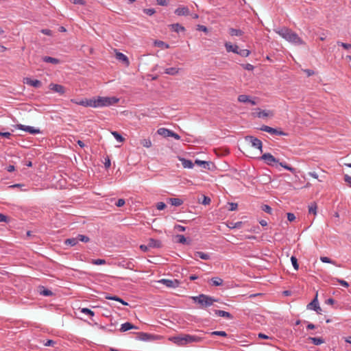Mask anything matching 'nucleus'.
I'll return each mask as SVG.
<instances>
[{
	"mask_svg": "<svg viewBox=\"0 0 351 351\" xmlns=\"http://www.w3.org/2000/svg\"><path fill=\"white\" fill-rule=\"evenodd\" d=\"M24 83L35 88H40L42 86V82L40 80H32L29 77L25 78Z\"/></svg>",
	"mask_w": 351,
	"mask_h": 351,
	"instance_id": "nucleus-15",
	"label": "nucleus"
},
{
	"mask_svg": "<svg viewBox=\"0 0 351 351\" xmlns=\"http://www.w3.org/2000/svg\"><path fill=\"white\" fill-rule=\"evenodd\" d=\"M308 340L313 343L314 345H320L324 343V341L322 338L320 337H308Z\"/></svg>",
	"mask_w": 351,
	"mask_h": 351,
	"instance_id": "nucleus-24",
	"label": "nucleus"
},
{
	"mask_svg": "<svg viewBox=\"0 0 351 351\" xmlns=\"http://www.w3.org/2000/svg\"><path fill=\"white\" fill-rule=\"evenodd\" d=\"M16 128L19 130H21L25 132H29V134H39L40 132L39 129H36L34 127L24 125L22 124L16 125Z\"/></svg>",
	"mask_w": 351,
	"mask_h": 351,
	"instance_id": "nucleus-10",
	"label": "nucleus"
},
{
	"mask_svg": "<svg viewBox=\"0 0 351 351\" xmlns=\"http://www.w3.org/2000/svg\"><path fill=\"white\" fill-rule=\"evenodd\" d=\"M211 200L210 198L208 197H206L205 195L203 196V200L202 202V204L204 205H208L210 204Z\"/></svg>",
	"mask_w": 351,
	"mask_h": 351,
	"instance_id": "nucleus-50",
	"label": "nucleus"
},
{
	"mask_svg": "<svg viewBox=\"0 0 351 351\" xmlns=\"http://www.w3.org/2000/svg\"><path fill=\"white\" fill-rule=\"evenodd\" d=\"M261 159L265 161V162L270 166H274L275 164L279 163V165L285 168V169L293 173L295 172V169L293 168L291 166H289L288 165L283 163V162H279V160L276 159L273 155H271L269 153H265L263 154L261 156Z\"/></svg>",
	"mask_w": 351,
	"mask_h": 351,
	"instance_id": "nucleus-4",
	"label": "nucleus"
},
{
	"mask_svg": "<svg viewBox=\"0 0 351 351\" xmlns=\"http://www.w3.org/2000/svg\"><path fill=\"white\" fill-rule=\"evenodd\" d=\"M78 243L77 237L75 238H70L65 240L64 243L67 245L75 246Z\"/></svg>",
	"mask_w": 351,
	"mask_h": 351,
	"instance_id": "nucleus-29",
	"label": "nucleus"
},
{
	"mask_svg": "<svg viewBox=\"0 0 351 351\" xmlns=\"http://www.w3.org/2000/svg\"><path fill=\"white\" fill-rule=\"evenodd\" d=\"M144 12L147 14L151 16V15H153L155 13V10L152 9V8L145 9V10H144Z\"/></svg>",
	"mask_w": 351,
	"mask_h": 351,
	"instance_id": "nucleus-59",
	"label": "nucleus"
},
{
	"mask_svg": "<svg viewBox=\"0 0 351 351\" xmlns=\"http://www.w3.org/2000/svg\"><path fill=\"white\" fill-rule=\"evenodd\" d=\"M309 213H313V215H316L317 213V205L313 203L308 207Z\"/></svg>",
	"mask_w": 351,
	"mask_h": 351,
	"instance_id": "nucleus-42",
	"label": "nucleus"
},
{
	"mask_svg": "<svg viewBox=\"0 0 351 351\" xmlns=\"http://www.w3.org/2000/svg\"><path fill=\"white\" fill-rule=\"evenodd\" d=\"M215 313L217 315V316H219V317H226L228 319H231L232 318V315L228 313V312H226V311H221V310H215Z\"/></svg>",
	"mask_w": 351,
	"mask_h": 351,
	"instance_id": "nucleus-22",
	"label": "nucleus"
},
{
	"mask_svg": "<svg viewBox=\"0 0 351 351\" xmlns=\"http://www.w3.org/2000/svg\"><path fill=\"white\" fill-rule=\"evenodd\" d=\"M238 101L241 103H247L250 101V97L246 95H240L238 97Z\"/></svg>",
	"mask_w": 351,
	"mask_h": 351,
	"instance_id": "nucleus-34",
	"label": "nucleus"
},
{
	"mask_svg": "<svg viewBox=\"0 0 351 351\" xmlns=\"http://www.w3.org/2000/svg\"><path fill=\"white\" fill-rule=\"evenodd\" d=\"M116 206L118 207L123 206L125 204V200L123 199H119L116 203Z\"/></svg>",
	"mask_w": 351,
	"mask_h": 351,
	"instance_id": "nucleus-56",
	"label": "nucleus"
},
{
	"mask_svg": "<svg viewBox=\"0 0 351 351\" xmlns=\"http://www.w3.org/2000/svg\"><path fill=\"white\" fill-rule=\"evenodd\" d=\"M156 208L159 210H164L166 208V204L164 202H158L156 204Z\"/></svg>",
	"mask_w": 351,
	"mask_h": 351,
	"instance_id": "nucleus-49",
	"label": "nucleus"
},
{
	"mask_svg": "<svg viewBox=\"0 0 351 351\" xmlns=\"http://www.w3.org/2000/svg\"><path fill=\"white\" fill-rule=\"evenodd\" d=\"M171 29L173 31L176 32H179L180 31L184 32L185 30V28L178 23L171 25Z\"/></svg>",
	"mask_w": 351,
	"mask_h": 351,
	"instance_id": "nucleus-32",
	"label": "nucleus"
},
{
	"mask_svg": "<svg viewBox=\"0 0 351 351\" xmlns=\"http://www.w3.org/2000/svg\"><path fill=\"white\" fill-rule=\"evenodd\" d=\"M195 164L208 170H211L212 167H213V164L211 162L201 160L199 159H196L195 160Z\"/></svg>",
	"mask_w": 351,
	"mask_h": 351,
	"instance_id": "nucleus-13",
	"label": "nucleus"
},
{
	"mask_svg": "<svg viewBox=\"0 0 351 351\" xmlns=\"http://www.w3.org/2000/svg\"><path fill=\"white\" fill-rule=\"evenodd\" d=\"M344 181L351 186V176L346 174L344 176Z\"/></svg>",
	"mask_w": 351,
	"mask_h": 351,
	"instance_id": "nucleus-62",
	"label": "nucleus"
},
{
	"mask_svg": "<svg viewBox=\"0 0 351 351\" xmlns=\"http://www.w3.org/2000/svg\"><path fill=\"white\" fill-rule=\"evenodd\" d=\"M43 60L45 62L51 63V64H58L60 62V60H58L57 58H55L50 57V56H44L43 58Z\"/></svg>",
	"mask_w": 351,
	"mask_h": 351,
	"instance_id": "nucleus-23",
	"label": "nucleus"
},
{
	"mask_svg": "<svg viewBox=\"0 0 351 351\" xmlns=\"http://www.w3.org/2000/svg\"><path fill=\"white\" fill-rule=\"evenodd\" d=\"M106 299H108V300H117V301H119L121 302V303L124 304H127L126 303H125L121 298H119L117 296H114V297H110V296H106Z\"/></svg>",
	"mask_w": 351,
	"mask_h": 351,
	"instance_id": "nucleus-54",
	"label": "nucleus"
},
{
	"mask_svg": "<svg viewBox=\"0 0 351 351\" xmlns=\"http://www.w3.org/2000/svg\"><path fill=\"white\" fill-rule=\"evenodd\" d=\"M90 263L93 265H105L106 263V261L105 259H92L90 261Z\"/></svg>",
	"mask_w": 351,
	"mask_h": 351,
	"instance_id": "nucleus-36",
	"label": "nucleus"
},
{
	"mask_svg": "<svg viewBox=\"0 0 351 351\" xmlns=\"http://www.w3.org/2000/svg\"><path fill=\"white\" fill-rule=\"evenodd\" d=\"M175 14L178 16H189L190 11L188 7L180 5L175 10Z\"/></svg>",
	"mask_w": 351,
	"mask_h": 351,
	"instance_id": "nucleus-12",
	"label": "nucleus"
},
{
	"mask_svg": "<svg viewBox=\"0 0 351 351\" xmlns=\"http://www.w3.org/2000/svg\"><path fill=\"white\" fill-rule=\"evenodd\" d=\"M131 329H132V323L125 322V323L121 324L119 330L121 332H125V331L130 330Z\"/></svg>",
	"mask_w": 351,
	"mask_h": 351,
	"instance_id": "nucleus-28",
	"label": "nucleus"
},
{
	"mask_svg": "<svg viewBox=\"0 0 351 351\" xmlns=\"http://www.w3.org/2000/svg\"><path fill=\"white\" fill-rule=\"evenodd\" d=\"M259 112H258V117L259 118L261 117H271L273 115V113L271 111L269 110H261L258 109Z\"/></svg>",
	"mask_w": 351,
	"mask_h": 351,
	"instance_id": "nucleus-27",
	"label": "nucleus"
},
{
	"mask_svg": "<svg viewBox=\"0 0 351 351\" xmlns=\"http://www.w3.org/2000/svg\"><path fill=\"white\" fill-rule=\"evenodd\" d=\"M337 45L343 47L345 49H351V44H349V43L337 41Z\"/></svg>",
	"mask_w": 351,
	"mask_h": 351,
	"instance_id": "nucleus-44",
	"label": "nucleus"
},
{
	"mask_svg": "<svg viewBox=\"0 0 351 351\" xmlns=\"http://www.w3.org/2000/svg\"><path fill=\"white\" fill-rule=\"evenodd\" d=\"M56 343V342L55 341L49 339L45 343H44V346L53 347Z\"/></svg>",
	"mask_w": 351,
	"mask_h": 351,
	"instance_id": "nucleus-51",
	"label": "nucleus"
},
{
	"mask_svg": "<svg viewBox=\"0 0 351 351\" xmlns=\"http://www.w3.org/2000/svg\"><path fill=\"white\" fill-rule=\"evenodd\" d=\"M176 238L178 239V242L180 243H185L186 241V238L184 237V235H181V234H178L176 236Z\"/></svg>",
	"mask_w": 351,
	"mask_h": 351,
	"instance_id": "nucleus-47",
	"label": "nucleus"
},
{
	"mask_svg": "<svg viewBox=\"0 0 351 351\" xmlns=\"http://www.w3.org/2000/svg\"><path fill=\"white\" fill-rule=\"evenodd\" d=\"M261 130L268 132L271 134L279 135V136H285L286 134L282 130H278L276 128H273L267 125H263L261 128Z\"/></svg>",
	"mask_w": 351,
	"mask_h": 351,
	"instance_id": "nucleus-9",
	"label": "nucleus"
},
{
	"mask_svg": "<svg viewBox=\"0 0 351 351\" xmlns=\"http://www.w3.org/2000/svg\"><path fill=\"white\" fill-rule=\"evenodd\" d=\"M261 209L262 210H263L264 212L267 213H269V214H271V211H272V209L271 208L268 206V205H266V204H264L261 206Z\"/></svg>",
	"mask_w": 351,
	"mask_h": 351,
	"instance_id": "nucleus-45",
	"label": "nucleus"
},
{
	"mask_svg": "<svg viewBox=\"0 0 351 351\" xmlns=\"http://www.w3.org/2000/svg\"><path fill=\"white\" fill-rule=\"evenodd\" d=\"M134 339L140 341H155L162 338L160 335H153L145 332H133Z\"/></svg>",
	"mask_w": 351,
	"mask_h": 351,
	"instance_id": "nucleus-6",
	"label": "nucleus"
},
{
	"mask_svg": "<svg viewBox=\"0 0 351 351\" xmlns=\"http://www.w3.org/2000/svg\"><path fill=\"white\" fill-rule=\"evenodd\" d=\"M337 282L341 285H342L343 287H349V284L348 283V282H346V280H341V279H337Z\"/></svg>",
	"mask_w": 351,
	"mask_h": 351,
	"instance_id": "nucleus-55",
	"label": "nucleus"
},
{
	"mask_svg": "<svg viewBox=\"0 0 351 351\" xmlns=\"http://www.w3.org/2000/svg\"><path fill=\"white\" fill-rule=\"evenodd\" d=\"M320 260L323 263L335 264V263L330 258L326 256H322Z\"/></svg>",
	"mask_w": 351,
	"mask_h": 351,
	"instance_id": "nucleus-48",
	"label": "nucleus"
},
{
	"mask_svg": "<svg viewBox=\"0 0 351 351\" xmlns=\"http://www.w3.org/2000/svg\"><path fill=\"white\" fill-rule=\"evenodd\" d=\"M154 45L158 47H160L162 49H168L169 48V45L163 41L161 40H156L154 41Z\"/></svg>",
	"mask_w": 351,
	"mask_h": 351,
	"instance_id": "nucleus-31",
	"label": "nucleus"
},
{
	"mask_svg": "<svg viewBox=\"0 0 351 351\" xmlns=\"http://www.w3.org/2000/svg\"><path fill=\"white\" fill-rule=\"evenodd\" d=\"M192 298L195 302L199 304L202 308L212 306L215 302H217V300L204 294H200Z\"/></svg>",
	"mask_w": 351,
	"mask_h": 351,
	"instance_id": "nucleus-5",
	"label": "nucleus"
},
{
	"mask_svg": "<svg viewBox=\"0 0 351 351\" xmlns=\"http://www.w3.org/2000/svg\"><path fill=\"white\" fill-rule=\"evenodd\" d=\"M287 219L289 221H293L295 219V216L293 213H287Z\"/></svg>",
	"mask_w": 351,
	"mask_h": 351,
	"instance_id": "nucleus-58",
	"label": "nucleus"
},
{
	"mask_svg": "<svg viewBox=\"0 0 351 351\" xmlns=\"http://www.w3.org/2000/svg\"><path fill=\"white\" fill-rule=\"evenodd\" d=\"M40 32L45 35H47V36L52 35V31L49 29H41Z\"/></svg>",
	"mask_w": 351,
	"mask_h": 351,
	"instance_id": "nucleus-57",
	"label": "nucleus"
},
{
	"mask_svg": "<svg viewBox=\"0 0 351 351\" xmlns=\"http://www.w3.org/2000/svg\"><path fill=\"white\" fill-rule=\"evenodd\" d=\"M211 281L215 286H220L223 284V280L219 277L213 278Z\"/></svg>",
	"mask_w": 351,
	"mask_h": 351,
	"instance_id": "nucleus-35",
	"label": "nucleus"
},
{
	"mask_svg": "<svg viewBox=\"0 0 351 351\" xmlns=\"http://www.w3.org/2000/svg\"><path fill=\"white\" fill-rule=\"evenodd\" d=\"M80 312L84 314L88 315L90 317H93L95 315V313L93 311H91L90 309L87 308H81Z\"/></svg>",
	"mask_w": 351,
	"mask_h": 351,
	"instance_id": "nucleus-38",
	"label": "nucleus"
},
{
	"mask_svg": "<svg viewBox=\"0 0 351 351\" xmlns=\"http://www.w3.org/2000/svg\"><path fill=\"white\" fill-rule=\"evenodd\" d=\"M307 307H308V308L313 309L318 314L322 313V308L319 306L318 300H317V293L316 294L315 298L312 300V302L308 304Z\"/></svg>",
	"mask_w": 351,
	"mask_h": 351,
	"instance_id": "nucleus-11",
	"label": "nucleus"
},
{
	"mask_svg": "<svg viewBox=\"0 0 351 351\" xmlns=\"http://www.w3.org/2000/svg\"><path fill=\"white\" fill-rule=\"evenodd\" d=\"M112 134L113 135V136L115 138V139L117 141L121 143V142H123L124 141L123 137L119 133H118L117 132H116V131L112 132Z\"/></svg>",
	"mask_w": 351,
	"mask_h": 351,
	"instance_id": "nucleus-40",
	"label": "nucleus"
},
{
	"mask_svg": "<svg viewBox=\"0 0 351 351\" xmlns=\"http://www.w3.org/2000/svg\"><path fill=\"white\" fill-rule=\"evenodd\" d=\"M77 241H82L84 243H88L90 241V239L88 237L83 235V234H78L77 236Z\"/></svg>",
	"mask_w": 351,
	"mask_h": 351,
	"instance_id": "nucleus-37",
	"label": "nucleus"
},
{
	"mask_svg": "<svg viewBox=\"0 0 351 351\" xmlns=\"http://www.w3.org/2000/svg\"><path fill=\"white\" fill-rule=\"evenodd\" d=\"M211 335H218L221 337H226L227 333L225 331H213L210 333Z\"/></svg>",
	"mask_w": 351,
	"mask_h": 351,
	"instance_id": "nucleus-46",
	"label": "nucleus"
},
{
	"mask_svg": "<svg viewBox=\"0 0 351 351\" xmlns=\"http://www.w3.org/2000/svg\"><path fill=\"white\" fill-rule=\"evenodd\" d=\"M77 104L84 107L93 108V97L90 99H83L79 100V102H77Z\"/></svg>",
	"mask_w": 351,
	"mask_h": 351,
	"instance_id": "nucleus-17",
	"label": "nucleus"
},
{
	"mask_svg": "<svg viewBox=\"0 0 351 351\" xmlns=\"http://www.w3.org/2000/svg\"><path fill=\"white\" fill-rule=\"evenodd\" d=\"M158 282L169 288H176L180 285V281L178 280L161 279Z\"/></svg>",
	"mask_w": 351,
	"mask_h": 351,
	"instance_id": "nucleus-8",
	"label": "nucleus"
},
{
	"mask_svg": "<svg viewBox=\"0 0 351 351\" xmlns=\"http://www.w3.org/2000/svg\"><path fill=\"white\" fill-rule=\"evenodd\" d=\"M197 29H198V30H201V31H202V32H208V29H207V27H206V26H204V25H199L197 26Z\"/></svg>",
	"mask_w": 351,
	"mask_h": 351,
	"instance_id": "nucleus-64",
	"label": "nucleus"
},
{
	"mask_svg": "<svg viewBox=\"0 0 351 351\" xmlns=\"http://www.w3.org/2000/svg\"><path fill=\"white\" fill-rule=\"evenodd\" d=\"M229 33L231 36H241L243 35V32L240 29L230 28L229 29Z\"/></svg>",
	"mask_w": 351,
	"mask_h": 351,
	"instance_id": "nucleus-33",
	"label": "nucleus"
},
{
	"mask_svg": "<svg viewBox=\"0 0 351 351\" xmlns=\"http://www.w3.org/2000/svg\"><path fill=\"white\" fill-rule=\"evenodd\" d=\"M169 340L178 346H184L189 343L200 342L202 339L195 335H179L177 336L170 337Z\"/></svg>",
	"mask_w": 351,
	"mask_h": 351,
	"instance_id": "nucleus-1",
	"label": "nucleus"
},
{
	"mask_svg": "<svg viewBox=\"0 0 351 351\" xmlns=\"http://www.w3.org/2000/svg\"><path fill=\"white\" fill-rule=\"evenodd\" d=\"M168 201L172 206H179L183 204V201L179 198H169Z\"/></svg>",
	"mask_w": 351,
	"mask_h": 351,
	"instance_id": "nucleus-25",
	"label": "nucleus"
},
{
	"mask_svg": "<svg viewBox=\"0 0 351 351\" xmlns=\"http://www.w3.org/2000/svg\"><path fill=\"white\" fill-rule=\"evenodd\" d=\"M237 54H239V56H241L242 57H247L250 54V51L248 49H239Z\"/></svg>",
	"mask_w": 351,
	"mask_h": 351,
	"instance_id": "nucleus-39",
	"label": "nucleus"
},
{
	"mask_svg": "<svg viewBox=\"0 0 351 351\" xmlns=\"http://www.w3.org/2000/svg\"><path fill=\"white\" fill-rule=\"evenodd\" d=\"M41 294L45 295V296H51L53 295V293L51 291L49 290V289H44L42 292H41Z\"/></svg>",
	"mask_w": 351,
	"mask_h": 351,
	"instance_id": "nucleus-53",
	"label": "nucleus"
},
{
	"mask_svg": "<svg viewBox=\"0 0 351 351\" xmlns=\"http://www.w3.org/2000/svg\"><path fill=\"white\" fill-rule=\"evenodd\" d=\"M116 58L118 60L122 62L125 65L129 66L130 61H129L128 57L125 55H124L123 53H122L121 52L116 53Z\"/></svg>",
	"mask_w": 351,
	"mask_h": 351,
	"instance_id": "nucleus-18",
	"label": "nucleus"
},
{
	"mask_svg": "<svg viewBox=\"0 0 351 351\" xmlns=\"http://www.w3.org/2000/svg\"><path fill=\"white\" fill-rule=\"evenodd\" d=\"M178 160L182 162V165L185 169H192L194 166L191 160H187L184 158L178 156Z\"/></svg>",
	"mask_w": 351,
	"mask_h": 351,
	"instance_id": "nucleus-16",
	"label": "nucleus"
},
{
	"mask_svg": "<svg viewBox=\"0 0 351 351\" xmlns=\"http://www.w3.org/2000/svg\"><path fill=\"white\" fill-rule=\"evenodd\" d=\"M275 32L286 40L296 45H305V43L300 38L298 35L288 28H282L276 29Z\"/></svg>",
	"mask_w": 351,
	"mask_h": 351,
	"instance_id": "nucleus-2",
	"label": "nucleus"
},
{
	"mask_svg": "<svg viewBox=\"0 0 351 351\" xmlns=\"http://www.w3.org/2000/svg\"><path fill=\"white\" fill-rule=\"evenodd\" d=\"M8 217L2 213H0V222H8Z\"/></svg>",
	"mask_w": 351,
	"mask_h": 351,
	"instance_id": "nucleus-61",
	"label": "nucleus"
},
{
	"mask_svg": "<svg viewBox=\"0 0 351 351\" xmlns=\"http://www.w3.org/2000/svg\"><path fill=\"white\" fill-rule=\"evenodd\" d=\"M180 69L178 67H170L165 69V73L170 75H178L180 72Z\"/></svg>",
	"mask_w": 351,
	"mask_h": 351,
	"instance_id": "nucleus-20",
	"label": "nucleus"
},
{
	"mask_svg": "<svg viewBox=\"0 0 351 351\" xmlns=\"http://www.w3.org/2000/svg\"><path fill=\"white\" fill-rule=\"evenodd\" d=\"M157 133L164 137H169L171 134V130L165 128H161L157 130Z\"/></svg>",
	"mask_w": 351,
	"mask_h": 351,
	"instance_id": "nucleus-21",
	"label": "nucleus"
},
{
	"mask_svg": "<svg viewBox=\"0 0 351 351\" xmlns=\"http://www.w3.org/2000/svg\"><path fill=\"white\" fill-rule=\"evenodd\" d=\"M245 139L247 141H248L249 143H251V145L253 147L259 149L261 152H263L262 151L263 143H262L261 141H260L257 138H255L252 136H247L245 138Z\"/></svg>",
	"mask_w": 351,
	"mask_h": 351,
	"instance_id": "nucleus-7",
	"label": "nucleus"
},
{
	"mask_svg": "<svg viewBox=\"0 0 351 351\" xmlns=\"http://www.w3.org/2000/svg\"><path fill=\"white\" fill-rule=\"evenodd\" d=\"M11 135H12L11 133L8 132H0V136H2V137L10 138Z\"/></svg>",
	"mask_w": 351,
	"mask_h": 351,
	"instance_id": "nucleus-60",
	"label": "nucleus"
},
{
	"mask_svg": "<svg viewBox=\"0 0 351 351\" xmlns=\"http://www.w3.org/2000/svg\"><path fill=\"white\" fill-rule=\"evenodd\" d=\"M141 144L145 147H147V148H149L152 146V141L150 139H143L141 140Z\"/></svg>",
	"mask_w": 351,
	"mask_h": 351,
	"instance_id": "nucleus-41",
	"label": "nucleus"
},
{
	"mask_svg": "<svg viewBox=\"0 0 351 351\" xmlns=\"http://www.w3.org/2000/svg\"><path fill=\"white\" fill-rule=\"evenodd\" d=\"M161 246V243L158 240H154L151 239L149 241L148 247H160Z\"/></svg>",
	"mask_w": 351,
	"mask_h": 351,
	"instance_id": "nucleus-30",
	"label": "nucleus"
},
{
	"mask_svg": "<svg viewBox=\"0 0 351 351\" xmlns=\"http://www.w3.org/2000/svg\"><path fill=\"white\" fill-rule=\"evenodd\" d=\"M194 255L195 257H199L203 260L210 259V255L203 252H195Z\"/></svg>",
	"mask_w": 351,
	"mask_h": 351,
	"instance_id": "nucleus-26",
	"label": "nucleus"
},
{
	"mask_svg": "<svg viewBox=\"0 0 351 351\" xmlns=\"http://www.w3.org/2000/svg\"><path fill=\"white\" fill-rule=\"evenodd\" d=\"M49 88L56 93H60V95H63L65 93V88L60 84L51 83L49 84Z\"/></svg>",
	"mask_w": 351,
	"mask_h": 351,
	"instance_id": "nucleus-14",
	"label": "nucleus"
},
{
	"mask_svg": "<svg viewBox=\"0 0 351 351\" xmlns=\"http://www.w3.org/2000/svg\"><path fill=\"white\" fill-rule=\"evenodd\" d=\"M119 101L115 97H93V108H102L112 106Z\"/></svg>",
	"mask_w": 351,
	"mask_h": 351,
	"instance_id": "nucleus-3",
	"label": "nucleus"
},
{
	"mask_svg": "<svg viewBox=\"0 0 351 351\" xmlns=\"http://www.w3.org/2000/svg\"><path fill=\"white\" fill-rule=\"evenodd\" d=\"M238 205L236 203H230V210H235L237 209Z\"/></svg>",
	"mask_w": 351,
	"mask_h": 351,
	"instance_id": "nucleus-63",
	"label": "nucleus"
},
{
	"mask_svg": "<svg viewBox=\"0 0 351 351\" xmlns=\"http://www.w3.org/2000/svg\"><path fill=\"white\" fill-rule=\"evenodd\" d=\"M243 68L247 71H252L254 69V66L251 64H245L242 65Z\"/></svg>",
	"mask_w": 351,
	"mask_h": 351,
	"instance_id": "nucleus-52",
	"label": "nucleus"
},
{
	"mask_svg": "<svg viewBox=\"0 0 351 351\" xmlns=\"http://www.w3.org/2000/svg\"><path fill=\"white\" fill-rule=\"evenodd\" d=\"M225 47L228 52H233L234 53H237L239 50V47L237 45H232L230 43H226Z\"/></svg>",
	"mask_w": 351,
	"mask_h": 351,
	"instance_id": "nucleus-19",
	"label": "nucleus"
},
{
	"mask_svg": "<svg viewBox=\"0 0 351 351\" xmlns=\"http://www.w3.org/2000/svg\"><path fill=\"white\" fill-rule=\"evenodd\" d=\"M291 261L292 263V265L295 270H298L299 268V265L298 263V260L295 256H291Z\"/></svg>",
	"mask_w": 351,
	"mask_h": 351,
	"instance_id": "nucleus-43",
	"label": "nucleus"
}]
</instances>
